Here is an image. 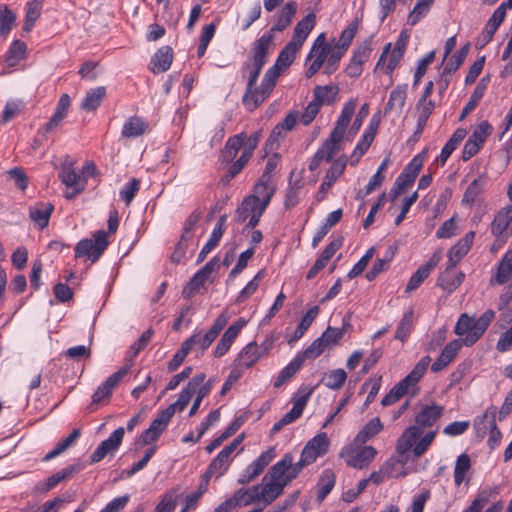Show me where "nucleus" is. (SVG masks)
Returning a JSON list of instances; mask_svg holds the SVG:
<instances>
[{
    "label": "nucleus",
    "instance_id": "37",
    "mask_svg": "<svg viewBox=\"0 0 512 512\" xmlns=\"http://www.w3.org/2000/svg\"><path fill=\"white\" fill-rule=\"evenodd\" d=\"M391 43H388L383 48V51L380 55V58L376 64L375 70L385 65L386 58L389 57L388 62L386 64V74H391L394 69L399 64L400 60L403 58L404 53L399 50H391Z\"/></svg>",
    "mask_w": 512,
    "mask_h": 512
},
{
    "label": "nucleus",
    "instance_id": "38",
    "mask_svg": "<svg viewBox=\"0 0 512 512\" xmlns=\"http://www.w3.org/2000/svg\"><path fill=\"white\" fill-rule=\"evenodd\" d=\"M173 60V51L169 46L161 47L152 57V72L153 73H161L167 71Z\"/></svg>",
    "mask_w": 512,
    "mask_h": 512
},
{
    "label": "nucleus",
    "instance_id": "34",
    "mask_svg": "<svg viewBox=\"0 0 512 512\" xmlns=\"http://www.w3.org/2000/svg\"><path fill=\"white\" fill-rule=\"evenodd\" d=\"M377 451L372 446H364L357 452L350 454L346 459L348 466L356 469H363L367 467L375 458Z\"/></svg>",
    "mask_w": 512,
    "mask_h": 512
},
{
    "label": "nucleus",
    "instance_id": "55",
    "mask_svg": "<svg viewBox=\"0 0 512 512\" xmlns=\"http://www.w3.org/2000/svg\"><path fill=\"white\" fill-rule=\"evenodd\" d=\"M512 275V249L506 252L498 266L495 280L498 284L509 281Z\"/></svg>",
    "mask_w": 512,
    "mask_h": 512
},
{
    "label": "nucleus",
    "instance_id": "23",
    "mask_svg": "<svg viewBox=\"0 0 512 512\" xmlns=\"http://www.w3.org/2000/svg\"><path fill=\"white\" fill-rule=\"evenodd\" d=\"M444 407L436 403L424 405L415 416V425L422 430L431 427L443 414Z\"/></svg>",
    "mask_w": 512,
    "mask_h": 512
},
{
    "label": "nucleus",
    "instance_id": "49",
    "mask_svg": "<svg viewBox=\"0 0 512 512\" xmlns=\"http://www.w3.org/2000/svg\"><path fill=\"white\" fill-rule=\"evenodd\" d=\"M318 313H319L318 306H313L306 312V314L303 316L301 322L296 327V329L293 333V336L288 341L289 344H292L293 342L299 340L305 334V332L308 330V328L310 327L312 322L317 317Z\"/></svg>",
    "mask_w": 512,
    "mask_h": 512
},
{
    "label": "nucleus",
    "instance_id": "48",
    "mask_svg": "<svg viewBox=\"0 0 512 512\" xmlns=\"http://www.w3.org/2000/svg\"><path fill=\"white\" fill-rule=\"evenodd\" d=\"M304 362L301 360V357H296L285 367L283 368L277 378L274 381V387L279 388L284 383L289 381L303 366Z\"/></svg>",
    "mask_w": 512,
    "mask_h": 512
},
{
    "label": "nucleus",
    "instance_id": "1",
    "mask_svg": "<svg viewBox=\"0 0 512 512\" xmlns=\"http://www.w3.org/2000/svg\"><path fill=\"white\" fill-rule=\"evenodd\" d=\"M281 70L282 68L276 64L271 66L265 72L259 87H256L257 81H254L252 84H250L249 74L247 75L246 91L242 98L243 105L247 110L254 111L270 96L280 76Z\"/></svg>",
    "mask_w": 512,
    "mask_h": 512
},
{
    "label": "nucleus",
    "instance_id": "28",
    "mask_svg": "<svg viewBox=\"0 0 512 512\" xmlns=\"http://www.w3.org/2000/svg\"><path fill=\"white\" fill-rule=\"evenodd\" d=\"M512 220V204L502 208L499 210L492 223H491V232L494 236L501 239H507L508 235H505V231L508 228L510 222Z\"/></svg>",
    "mask_w": 512,
    "mask_h": 512
},
{
    "label": "nucleus",
    "instance_id": "39",
    "mask_svg": "<svg viewBox=\"0 0 512 512\" xmlns=\"http://www.w3.org/2000/svg\"><path fill=\"white\" fill-rule=\"evenodd\" d=\"M148 128V124L141 117L131 116L123 124L121 135L125 138L142 136Z\"/></svg>",
    "mask_w": 512,
    "mask_h": 512
},
{
    "label": "nucleus",
    "instance_id": "32",
    "mask_svg": "<svg viewBox=\"0 0 512 512\" xmlns=\"http://www.w3.org/2000/svg\"><path fill=\"white\" fill-rule=\"evenodd\" d=\"M227 216L222 215L219 217L217 224L215 225L212 234L207 241V243L203 246L201 249L197 262H202L207 255L219 244L223 233L225 231V223H226Z\"/></svg>",
    "mask_w": 512,
    "mask_h": 512
},
{
    "label": "nucleus",
    "instance_id": "60",
    "mask_svg": "<svg viewBox=\"0 0 512 512\" xmlns=\"http://www.w3.org/2000/svg\"><path fill=\"white\" fill-rule=\"evenodd\" d=\"M470 466V458L467 454H461L457 458L454 468V482L456 486H460L463 483Z\"/></svg>",
    "mask_w": 512,
    "mask_h": 512
},
{
    "label": "nucleus",
    "instance_id": "17",
    "mask_svg": "<svg viewBox=\"0 0 512 512\" xmlns=\"http://www.w3.org/2000/svg\"><path fill=\"white\" fill-rule=\"evenodd\" d=\"M78 471L79 468L77 465H70L63 470L54 473L46 480L36 483L34 486V492L38 494L46 493L56 487L61 481L71 478Z\"/></svg>",
    "mask_w": 512,
    "mask_h": 512
},
{
    "label": "nucleus",
    "instance_id": "26",
    "mask_svg": "<svg viewBox=\"0 0 512 512\" xmlns=\"http://www.w3.org/2000/svg\"><path fill=\"white\" fill-rule=\"evenodd\" d=\"M259 485V498L264 503V508L274 502L283 493L285 488V483L280 484L272 479H266V475Z\"/></svg>",
    "mask_w": 512,
    "mask_h": 512
},
{
    "label": "nucleus",
    "instance_id": "33",
    "mask_svg": "<svg viewBox=\"0 0 512 512\" xmlns=\"http://www.w3.org/2000/svg\"><path fill=\"white\" fill-rule=\"evenodd\" d=\"M358 105V100L356 98H352L345 103L338 117L336 125L332 132H334L335 136L341 135L344 137L347 127L349 126L352 116L355 113L356 107Z\"/></svg>",
    "mask_w": 512,
    "mask_h": 512
},
{
    "label": "nucleus",
    "instance_id": "14",
    "mask_svg": "<svg viewBox=\"0 0 512 512\" xmlns=\"http://www.w3.org/2000/svg\"><path fill=\"white\" fill-rule=\"evenodd\" d=\"M206 375L204 373L196 374L187 384V386L180 392L176 402L170 404L166 409H172L171 417L176 411L182 412L189 404L191 398L196 392V388L205 381Z\"/></svg>",
    "mask_w": 512,
    "mask_h": 512
},
{
    "label": "nucleus",
    "instance_id": "9",
    "mask_svg": "<svg viewBox=\"0 0 512 512\" xmlns=\"http://www.w3.org/2000/svg\"><path fill=\"white\" fill-rule=\"evenodd\" d=\"M275 456L276 452L274 447H270L266 451L262 452L257 459H255L250 465L246 467L244 472L239 477L238 483L248 484L253 481L272 462Z\"/></svg>",
    "mask_w": 512,
    "mask_h": 512
},
{
    "label": "nucleus",
    "instance_id": "29",
    "mask_svg": "<svg viewBox=\"0 0 512 512\" xmlns=\"http://www.w3.org/2000/svg\"><path fill=\"white\" fill-rule=\"evenodd\" d=\"M461 347L462 342L458 339L449 342L442 350L440 356L432 364L431 370L433 372H439L447 367L457 356Z\"/></svg>",
    "mask_w": 512,
    "mask_h": 512
},
{
    "label": "nucleus",
    "instance_id": "15",
    "mask_svg": "<svg viewBox=\"0 0 512 512\" xmlns=\"http://www.w3.org/2000/svg\"><path fill=\"white\" fill-rule=\"evenodd\" d=\"M246 324L247 321L244 318H239L227 328L214 349L215 357H222L229 351L232 343Z\"/></svg>",
    "mask_w": 512,
    "mask_h": 512
},
{
    "label": "nucleus",
    "instance_id": "22",
    "mask_svg": "<svg viewBox=\"0 0 512 512\" xmlns=\"http://www.w3.org/2000/svg\"><path fill=\"white\" fill-rule=\"evenodd\" d=\"M496 415L497 407L491 406L485 411L482 417V423L485 425L484 428L489 429L487 444L490 449H495L500 444L502 438V433L497 427Z\"/></svg>",
    "mask_w": 512,
    "mask_h": 512
},
{
    "label": "nucleus",
    "instance_id": "30",
    "mask_svg": "<svg viewBox=\"0 0 512 512\" xmlns=\"http://www.w3.org/2000/svg\"><path fill=\"white\" fill-rule=\"evenodd\" d=\"M54 206L49 202H38L29 209L31 220L40 228L48 226Z\"/></svg>",
    "mask_w": 512,
    "mask_h": 512
},
{
    "label": "nucleus",
    "instance_id": "54",
    "mask_svg": "<svg viewBox=\"0 0 512 512\" xmlns=\"http://www.w3.org/2000/svg\"><path fill=\"white\" fill-rule=\"evenodd\" d=\"M16 22L15 13L7 5H0V36L6 37Z\"/></svg>",
    "mask_w": 512,
    "mask_h": 512
},
{
    "label": "nucleus",
    "instance_id": "63",
    "mask_svg": "<svg viewBox=\"0 0 512 512\" xmlns=\"http://www.w3.org/2000/svg\"><path fill=\"white\" fill-rule=\"evenodd\" d=\"M469 48L470 45L466 44L458 52H456L444 67L443 74H448L450 76L452 73H454L464 62Z\"/></svg>",
    "mask_w": 512,
    "mask_h": 512
},
{
    "label": "nucleus",
    "instance_id": "41",
    "mask_svg": "<svg viewBox=\"0 0 512 512\" xmlns=\"http://www.w3.org/2000/svg\"><path fill=\"white\" fill-rule=\"evenodd\" d=\"M489 83V77H483L477 83L473 93L470 96L469 101L466 103L465 107L462 110L460 119H464L469 113H471L481 101L487 86Z\"/></svg>",
    "mask_w": 512,
    "mask_h": 512
},
{
    "label": "nucleus",
    "instance_id": "13",
    "mask_svg": "<svg viewBox=\"0 0 512 512\" xmlns=\"http://www.w3.org/2000/svg\"><path fill=\"white\" fill-rule=\"evenodd\" d=\"M378 127L379 120L373 116L351 155V165H356L369 149L377 134Z\"/></svg>",
    "mask_w": 512,
    "mask_h": 512
},
{
    "label": "nucleus",
    "instance_id": "36",
    "mask_svg": "<svg viewBox=\"0 0 512 512\" xmlns=\"http://www.w3.org/2000/svg\"><path fill=\"white\" fill-rule=\"evenodd\" d=\"M383 423L379 417L369 420L354 438L355 445H363L383 430Z\"/></svg>",
    "mask_w": 512,
    "mask_h": 512
},
{
    "label": "nucleus",
    "instance_id": "64",
    "mask_svg": "<svg viewBox=\"0 0 512 512\" xmlns=\"http://www.w3.org/2000/svg\"><path fill=\"white\" fill-rule=\"evenodd\" d=\"M371 53H372V41L365 40L364 42H362L360 45H358L354 49L350 60L363 66V64L366 61H368Z\"/></svg>",
    "mask_w": 512,
    "mask_h": 512
},
{
    "label": "nucleus",
    "instance_id": "61",
    "mask_svg": "<svg viewBox=\"0 0 512 512\" xmlns=\"http://www.w3.org/2000/svg\"><path fill=\"white\" fill-rule=\"evenodd\" d=\"M433 2L434 0H418L413 10L409 13L408 23L412 26L416 25L428 13Z\"/></svg>",
    "mask_w": 512,
    "mask_h": 512
},
{
    "label": "nucleus",
    "instance_id": "19",
    "mask_svg": "<svg viewBox=\"0 0 512 512\" xmlns=\"http://www.w3.org/2000/svg\"><path fill=\"white\" fill-rule=\"evenodd\" d=\"M291 454L287 453L283 458L275 463L267 472L266 479H272L280 484L285 483V487L294 479L290 472Z\"/></svg>",
    "mask_w": 512,
    "mask_h": 512
},
{
    "label": "nucleus",
    "instance_id": "56",
    "mask_svg": "<svg viewBox=\"0 0 512 512\" xmlns=\"http://www.w3.org/2000/svg\"><path fill=\"white\" fill-rule=\"evenodd\" d=\"M27 46L24 42L20 40H15L12 42L6 56V63L8 66L13 67L18 64V62L24 59L26 54Z\"/></svg>",
    "mask_w": 512,
    "mask_h": 512
},
{
    "label": "nucleus",
    "instance_id": "4",
    "mask_svg": "<svg viewBox=\"0 0 512 512\" xmlns=\"http://www.w3.org/2000/svg\"><path fill=\"white\" fill-rule=\"evenodd\" d=\"M430 362L431 358L429 356L422 357L414 366L412 371L398 384H396L389 393L385 395V397H383L381 404L383 406L392 405L405 394L409 393L410 389H413L424 376Z\"/></svg>",
    "mask_w": 512,
    "mask_h": 512
},
{
    "label": "nucleus",
    "instance_id": "53",
    "mask_svg": "<svg viewBox=\"0 0 512 512\" xmlns=\"http://www.w3.org/2000/svg\"><path fill=\"white\" fill-rule=\"evenodd\" d=\"M300 48V46L289 41L279 53L275 64L282 69L289 67L293 63Z\"/></svg>",
    "mask_w": 512,
    "mask_h": 512
},
{
    "label": "nucleus",
    "instance_id": "47",
    "mask_svg": "<svg viewBox=\"0 0 512 512\" xmlns=\"http://www.w3.org/2000/svg\"><path fill=\"white\" fill-rule=\"evenodd\" d=\"M466 136V130L463 128L457 129L451 138L447 141L444 147L441 150L439 160L441 165L443 166L453 151L458 147V145L463 141Z\"/></svg>",
    "mask_w": 512,
    "mask_h": 512
},
{
    "label": "nucleus",
    "instance_id": "35",
    "mask_svg": "<svg viewBox=\"0 0 512 512\" xmlns=\"http://www.w3.org/2000/svg\"><path fill=\"white\" fill-rule=\"evenodd\" d=\"M346 163L336 161L332 164V166L328 169L324 181L321 183L317 200L321 201L325 198L326 194L332 187V185L337 181L340 175L343 173L345 169Z\"/></svg>",
    "mask_w": 512,
    "mask_h": 512
},
{
    "label": "nucleus",
    "instance_id": "25",
    "mask_svg": "<svg viewBox=\"0 0 512 512\" xmlns=\"http://www.w3.org/2000/svg\"><path fill=\"white\" fill-rule=\"evenodd\" d=\"M474 237L475 233L473 231H470L463 238H461L454 246H452L447 254V263H450L451 266H457L461 259L470 250Z\"/></svg>",
    "mask_w": 512,
    "mask_h": 512
},
{
    "label": "nucleus",
    "instance_id": "27",
    "mask_svg": "<svg viewBox=\"0 0 512 512\" xmlns=\"http://www.w3.org/2000/svg\"><path fill=\"white\" fill-rule=\"evenodd\" d=\"M422 429L416 425L409 426L402 435L397 440L396 451L400 455H405L409 451H413L414 446L420 435L422 434Z\"/></svg>",
    "mask_w": 512,
    "mask_h": 512
},
{
    "label": "nucleus",
    "instance_id": "45",
    "mask_svg": "<svg viewBox=\"0 0 512 512\" xmlns=\"http://www.w3.org/2000/svg\"><path fill=\"white\" fill-rule=\"evenodd\" d=\"M260 206L261 205L258 203L257 197L247 196L237 208L234 216L235 220L239 223L245 222L250 215L257 212Z\"/></svg>",
    "mask_w": 512,
    "mask_h": 512
},
{
    "label": "nucleus",
    "instance_id": "52",
    "mask_svg": "<svg viewBox=\"0 0 512 512\" xmlns=\"http://www.w3.org/2000/svg\"><path fill=\"white\" fill-rule=\"evenodd\" d=\"M335 485V475L332 470L326 469L323 471L318 481L317 499L322 502L331 492Z\"/></svg>",
    "mask_w": 512,
    "mask_h": 512
},
{
    "label": "nucleus",
    "instance_id": "51",
    "mask_svg": "<svg viewBox=\"0 0 512 512\" xmlns=\"http://www.w3.org/2000/svg\"><path fill=\"white\" fill-rule=\"evenodd\" d=\"M244 145V134H238L230 137L222 152V159L224 162H231L237 156L238 151Z\"/></svg>",
    "mask_w": 512,
    "mask_h": 512
},
{
    "label": "nucleus",
    "instance_id": "21",
    "mask_svg": "<svg viewBox=\"0 0 512 512\" xmlns=\"http://www.w3.org/2000/svg\"><path fill=\"white\" fill-rule=\"evenodd\" d=\"M425 155V150L415 155L396 180L407 188L412 186L423 166Z\"/></svg>",
    "mask_w": 512,
    "mask_h": 512
},
{
    "label": "nucleus",
    "instance_id": "2",
    "mask_svg": "<svg viewBox=\"0 0 512 512\" xmlns=\"http://www.w3.org/2000/svg\"><path fill=\"white\" fill-rule=\"evenodd\" d=\"M274 35L271 32L264 33L259 39L255 40L250 50L249 59L243 63V76L249 74V83L257 81L262 68L269 59V49L272 46Z\"/></svg>",
    "mask_w": 512,
    "mask_h": 512
},
{
    "label": "nucleus",
    "instance_id": "62",
    "mask_svg": "<svg viewBox=\"0 0 512 512\" xmlns=\"http://www.w3.org/2000/svg\"><path fill=\"white\" fill-rule=\"evenodd\" d=\"M492 131V125L488 121L483 120L474 128L469 138L482 147Z\"/></svg>",
    "mask_w": 512,
    "mask_h": 512
},
{
    "label": "nucleus",
    "instance_id": "11",
    "mask_svg": "<svg viewBox=\"0 0 512 512\" xmlns=\"http://www.w3.org/2000/svg\"><path fill=\"white\" fill-rule=\"evenodd\" d=\"M131 365L121 367L117 372L110 375L94 392L92 395V402L99 404L105 399H108L113 390L118 386L121 380L129 373Z\"/></svg>",
    "mask_w": 512,
    "mask_h": 512
},
{
    "label": "nucleus",
    "instance_id": "50",
    "mask_svg": "<svg viewBox=\"0 0 512 512\" xmlns=\"http://www.w3.org/2000/svg\"><path fill=\"white\" fill-rule=\"evenodd\" d=\"M259 490L260 485H254L250 489L241 488L233 494V497L239 506H248L253 503L261 502Z\"/></svg>",
    "mask_w": 512,
    "mask_h": 512
},
{
    "label": "nucleus",
    "instance_id": "5",
    "mask_svg": "<svg viewBox=\"0 0 512 512\" xmlns=\"http://www.w3.org/2000/svg\"><path fill=\"white\" fill-rule=\"evenodd\" d=\"M108 245L107 232L98 230L93 234V238H84L76 244L74 248L75 258H88L92 263H95L107 249Z\"/></svg>",
    "mask_w": 512,
    "mask_h": 512
},
{
    "label": "nucleus",
    "instance_id": "58",
    "mask_svg": "<svg viewBox=\"0 0 512 512\" xmlns=\"http://www.w3.org/2000/svg\"><path fill=\"white\" fill-rule=\"evenodd\" d=\"M406 95V87L397 86L396 88H394L390 93V97L386 104L385 110H401L405 104Z\"/></svg>",
    "mask_w": 512,
    "mask_h": 512
},
{
    "label": "nucleus",
    "instance_id": "12",
    "mask_svg": "<svg viewBox=\"0 0 512 512\" xmlns=\"http://www.w3.org/2000/svg\"><path fill=\"white\" fill-rule=\"evenodd\" d=\"M311 393V390L303 393L301 391L298 392L293 401L292 409L273 425V433L279 432L284 426L294 422L302 415L303 410L311 396Z\"/></svg>",
    "mask_w": 512,
    "mask_h": 512
},
{
    "label": "nucleus",
    "instance_id": "7",
    "mask_svg": "<svg viewBox=\"0 0 512 512\" xmlns=\"http://www.w3.org/2000/svg\"><path fill=\"white\" fill-rule=\"evenodd\" d=\"M220 264L217 257H213L201 268L188 282L182 290V296L185 299L191 298L204 284L212 282L213 275L219 270Z\"/></svg>",
    "mask_w": 512,
    "mask_h": 512
},
{
    "label": "nucleus",
    "instance_id": "20",
    "mask_svg": "<svg viewBox=\"0 0 512 512\" xmlns=\"http://www.w3.org/2000/svg\"><path fill=\"white\" fill-rule=\"evenodd\" d=\"M297 12V3L296 1L287 2L274 16V24L269 29L268 32H271V35H274V32H282L284 31L292 22L295 14Z\"/></svg>",
    "mask_w": 512,
    "mask_h": 512
},
{
    "label": "nucleus",
    "instance_id": "59",
    "mask_svg": "<svg viewBox=\"0 0 512 512\" xmlns=\"http://www.w3.org/2000/svg\"><path fill=\"white\" fill-rule=\"evenodd\" d=\"M41 14V4L37 0H31L27 3L26 16L23 24V30L31 31L37 19Z\"/></svg>",
    "mask_w": 512,
    "mask_h": 512
},
{
    "label": "nucleus",
    "instance_id": "57",
    "mask_svg": "<svg viewBox=\"0 0 512 512\" xmlns=\"http://www.w3.org/2000/svg\"><path fill=\"white\" fill-rule=\"evenodd\" d=\"M347 379V373L343 369H335L326 373L323 377L324 385L333 390H339Z\"/></svg>",
    "mask_w": 512,
    "mask_h": 512
},
{
    "label": "nucleus",
    "instance_id": "31",
    "mask_svg": "<svg viewBox=\"0 0 512 512\" xmlns=\"http://www.w3.org/2000/svg\"><path fill=\"white\" fill-rule=\"evenodd\" d=\"M315 23L316 15L314 13H309L306 17H304L296 24L290 41L302 47L308 35L314 28Z\"/></svg>",
    "mask_w": 512,
    "mask_h": 512
},
{
    "label": "nucleus",
    "instance_id": "44",
    "mask_svg": "<svg viewBox=\"0 0 512 512\" xmlns=\"http://www.w3.org/2000/svg\"><path fill=\"white\" fill-rule=\"evenodd\" d=\"M105 96L106 88L104 86L91 89L84 97L81 108L85 111H94L100 106Z\"/></svg>",
    "mask_w": 512,
    "mask_h": 512
},
{
    "label": "nucleus",
    "instance_id": "16",
    "mask_svg": "<svg viewBox=\"0 0 512 512\" xmlns=\"http://www.w3.org/2000/svg\"><path fill=\"white\" fill-rule=\"evenodd\" d=\"M329 444L330 441L327 434L324 432L319 433L304 446L302 450L303 456H305L308 461L315 462L318 457L327 453Z\"/></svg>",
    "mask_w": 512,
    "mask_h": 512
},
{
    "label": "nucleus",
    "instance_id": "3",
    "mask_svg": "<svg viewBox=\"0 0 512 512\" xmlns=\"http://www.w3.org/2000/svg\"><path fill=\"white\" fill-rule=\"evenodd\" d=\"M494 318L495 312L491 309L486 310L477 319L462 314L456 323L454 332L458 336L465 335L462 344L472 346L484 334Z\"/></svg>",
    "mask_w": 512,
    "mask_h": 512
},
{
    "label": "nucleus",
    "instance_id": "40",
    "mask_svg": "<svg viewBox=\"0 0 512 512\" xmlns=\"http://www.w3.org/2000/svg\"><path fill=\"white\" fill-rule=\"evenodd\" d=\"M343 136H335L334 132H331L328 139L324 141L322 146L317 150L318 158H322L323 161L329 162L332 158L340 151V143Z\"/></svg>",
    "mask_w": 512,
    "mask_h": 512
},
{
    "label": "nucleus",
    "instance_id": "43",
    "mask_svg": "<svg viewBox=\"0 0 512 512\" xmlns=\"http://www.w3.org/2000/svg\"><path fill=\"white\" fill-rule=\"evenodd\" d=\"M261 357L260 348L255 342H251L241 350L237 361H239V365L251 368Z\"/></svg>",
    "mask_w": 512,
    "mask_h": 512
},
{
    "label": "nucleus",
    "instance_id": "8",
    "mask_svg": "<svg viewBox=\"0 0 512 512\" xmlns=\"http://www.w3.org/2000/svg\"><path fill=\"white\" fill-rule=\"evenodd\" d=\"M330 52L331 44L326 42L325 34H319L307 56V61L313 59L305 73L307 78L313 77L322 68L325 61L328 60V55Z\"/></svg>",
    "mask_w": 512,
    "mask_h": 512
},
{
    "label": "nucleus",
    "instance_id": "42",
    "mask_svg": "<svg viewBox=\"0 0 512 512\" xmlns=\"http://www.w3.org/2000/svg\"><path fill=\"white\" fill-rule=\"evenodd\" d=\"M486 183V176L479 175L469 184V186L465 190L462 202L472 206L476 202L478 197L483 193Z\"/></svg>",
    "mask_w": 512,
    "mask_h": 512
},
{
    "label": "nucleus",
    "instance_id": "10",
    "mask_svg": "<svg viewBox=\"0 0 512 512\" xmlns=\"http://www.w3.org/2000/svg\"><path fill=\"white\" fill-rule=\"evenodd\" d=\"M124 434L125 430L123 427H119L113 431L110 436L106 440L102 441L93 452L90 457V462L92 464L98 463L108 455L113 456L120 447Z\"/></svg>",
    "mask_w": 512,
    "mask_h": 512
},
{
    "label": "nucleus",
    "instance_id": "46",
    "mask_svg": "<svg viewBox=\"0 0 512 512\" xmlns=\"http://www.w3.org/2000/svg\"><path fill=\"white\" fill-rule=\"evenodd\" d=\"M339 92L338 86L325 85L316 86L313 89V99L318 102L321 106L326 104H332Z\"/></svg>",
    "mask_w": 512,
    "mask_h": 512
},
{
    "label": "nucleus",
    "instance_id": "24",
    "mask_svg": "<svg viewBox=\"0 0 512 512\" xmlns=\"http://www.w3.org/2000/svg\"><path fill=\"white\" fill-rule=\"evenodd\" d=\"M275 185L273 180H269L267 175H261L258 182L254 186V194L249 195L250 197H257L258 203L261 207L267 208L274 193Z\"/></svg>",
    "mask_w": 512,
    "mask_h": 512
},
{
    "label": "nucleus",
    "instance_id": "6",
    "mask_svg": "<svg viewBox=\"0 0 512 512\" xmlns=\"http://www.w3.org/2000/svg\"><path fill=\"white\" fill-rule=\"evenodd\" d=\"M72 166V160L70 157L66 156L61 164V171L59 173V178L61 179L62 183L65 184L68 189H71V191H67L65 193V198L67 199L74 198L77 194L84 190L86 185L85 176L75 171Z\"/></svg>",
    "mask_w": 512,
    "mask_h": 512
},
{
    "label": "nucleus",
    "instance_id": "18",
    "mask_svg": "<svg viewBox=\"0 0 512 512\" xmlns=\"http://www.w3.org/2000/svg\"><path fill=\"white\" fill-rule=\"evenodd\" d=\"M464 278L465 274L462 271H458L456 266L447 263L446 269L438 277L437 285L451 293L461 285Z\"/></svg>",
    "mask_w": 512,
    "mask_h": 512
}]
</instances>
